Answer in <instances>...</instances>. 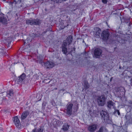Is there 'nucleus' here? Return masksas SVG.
Returning <instances> with one entry per match:
<instances>
[{
    "label": "nucleus",
    "mask_w": 132,
    "mask_h": 132,
    "mask_svg": "<svg viewBox=\"0 0 132 132\" xmlns=\"http://www.w3.org/2000/svg\"><path fill=\"white\" fill-rule=\"evenodd\" d=\"M26 23L31 26L34 25H39L41 24V20L38 19H31L26 20Z\"/></svg>",
    "instance_id": "f257e3e1"
},
{
    "label": "nucleus",
    "mask_w": 132,
    "mask_h": 132,
    "mask_svg": "<svg viewBox=\"0 0 132 132\" xmlns=\"http://www.w3.org/2000/svg\"><path fill=\"white\" fill-rule=\"evenodd\" d=\"M73 104L72 103H68L66 107L65 112L68 116H70L72 113V109Z\"/></svg>",
    "instance_id": "f03ea898"
},
{
    "label": "nucleus",
    "mask_w": 132,
    "mask_h": 132,
    "mask_svg": "<svg viewBox=\"0 0 132 132\" xmlns=\"http://www.w3.org/2000/svg\"><path fill=\"white\" fill-rule=\"evenodd\" d=\"M105 98L104 96H98L97 99V102L99 106H103L105 104Z\"/></svg>",
    "instance_id": "7ed1b4c3"
},
{
    "label": "nucleus",
    "mask_w": 132,
    "mask_h": 132,
    "mask_svg": "<svg viewBox=\"0 0 132 132\" xmlns=\"http://www.w3.org/2000/svg\"><path fill=\"white\" fill-rule=\"evenodd\" d=\"M97 125L96 124H92L89 125L88 127V130L90 132H94L96 129Z\"/></svg>",
    "instance_id": "20e7f679"
},
{
    "label": "nucleus",
    "mask_w": 132,
    "mask_h": 132,
    "mask_svg": "<svg viewBox=\"0 0 132 132\" xmlns=\"http://www.w3.org/2000/svg\"><path fill=\"white\" fill-rule=\"evenodd\" d=\"M101 29L99 28L95 27L94 28V35L95 37L97 38L100 37L101 33Z\"/></svg>",
    "instance_id": "39448f33"
},
{
    "label": "nucleus",
    "mask_w": 132,
    "mask_h": 132,
    "mask_svg": "<svg viewBox=\"0 0 132 132\" xmlns=\"http://www.w3.org/2000/svg\"><path fill=\"white\" fill-rule=\"evenodd\" d=\"M55 64L53 62L47 61L45 62L44 66L47 69L52 68L54 67Z\"/></svg>",
    "instance_id": "423d86ee"
},
{
    "label": "nucleus",
    "mask_w": 132,
    "mask_h": 132,
    "mask_svg": "<svg viewBox=\"0 0 132 132\" xmlns=\"http://www.w3.org/2000/svg\"><path fill=\"white\" fill-rule=\"evenodd\" d=\"M100 115L102 118L105 121L108 120L109 119V115L105 111L102 110L100 112Z\"/></svg>",
    "instance_id": "0eeeda50"
},
{
    "label": "nucleus",
    "mask_w": 132,
    "mask_h": 132,
    "mask_svg": "<svg viewBox=\"0 0 132 132\" xmlns=\"http://www.w3.org/2000/svg\"><path fill=\"white\" fill-rule=\"evenodd\" d=\"M110 33L107 31L104 30L103 31L101 34L102 37L104 40H106L108 38Z\"/></svg>",
    "instance_id": "6e6552de"
},
{
    "label": "nucleus",
    "mask_w": 132,
    "mask_h": 132,
    "mask_svg": "<svg viewBox=\"0 0 132 132\" xmlns=\"http://www.w3.org/2000/svg\"><path fill=\"white\" fill-rule=\"evenodd\" d=\"M102 50L99 48H96L94 51V54L96 58H98L102 53Z\"/></svg>",
    "instance_id": "1a4fd4ad"
},
{
    "label": "nucleus",
    "mask_w": 132,
    "mask_h": 132,
    "mask_svg": "<svg viewBox=\"0 0 132 132\" xmlns=\"http://www.w3.org/2000/svg\"><path fill=\"white\" fill-rule=\"evenodd\" d=\"M26 75L24 73L22 74L19 77H18L17 79V83L19 84H21L26 77Z\"/></svg>",
    "instance_id": "9d476101"
},
{
    "label": "nucleus",
    "mask_w": 132,
    "mask_h": 132,
    "mask_svg": "<svg viewBox=\"0 0 132 132\" xmlns=\"http://www.w3.org/2000/svg\"><path fill=\"white\" fill-rule=\"evenodd\" d=\"M67 43L64 42L63 43L61 46L62 51L63 54H66L67 53Z\"/></svg>",
    "instance_id": "9b49d317"
},
{
    "label": "nucleus",
    "mask_w": 132,
    "mask_h": 132,
    "mask_svg": "<svg viewBox=\"0 0 132 132\" xmlns=\"http://www.w3.org/2000/svg\"><path fill=\"white\" fill-rule=\"evenodd\" d=\"M0 22L4 24H7V18L3 14L0 15Z\"/></svg>",
    "instance_id": "f8f14e48"
},
{
    "label": "nucleus",
    "mask_w": 132,
    "mask_h": 132,
    "mask_svg": "<svg viewBox=\"0 0 132 132\" xmlns=\"http://www.w3.org/2000/svg\"><path fill=\"white\" fill-rule=\"evenodd\" d=\"M14 122L15 125L17 127H19L20 125V120L17 117H15L14 118Z\"/></svg>",
    "instance_id": "ddd939ff"
},
{
    "label": "nucleus",
    "mask_w": 132,
    "mask_h": 132,
    "mask_svg": "<svg viewBox=\"0 0 132 132\" xmlns=\"http://www.w3.org/2000/svg\"><path fill=\"white\" fill-rule=\"evenodd\" d=\"M70 19L69 16H67V18L64 21V22H65L67 23L65 25H64V26L62 28V29H63L65 27L68 26L70 23Z\"/></svg>",
    "instance_id": "4468645a"
},
{
    "label": "nucleus",
    "mask_w": 132,
    "mask_h": 132,
    "mask_svg": "<svg viewBox=\"0 0 132 132\" xmlns=\"http://www.w3.org/2000/svg\"><path fill=\"white\" fill-rule=\"evenodd\" d=\"M29 112L28 111H27L23 112L21 116V119L22 120L25 119L29 114Z\"/></svg>",
    "instance_id": "2eb2a0df"
},
{
    "label": "nucleus",
    "mask_w": 132,
    "mask_h": 132,
    "mask_svg": "<svg viewBox=\"0 0 132 132\" xmlns=\"http://www.w3.org/2000/svg\"><path fill=\"white\" fill-rule=\"evenodd\" d=\"M115 104L112 101H109L107 102V106L109 108H113Z\"/></svg>",
    "instance_id": "dca6fc26"
},
{
    "label": "nucleus",
    "mask_w": 132,
    "mask_h": 132,
    "mask_svg": "<svg viewBox=\"0 0 132 132\" xmlns=\"http://www.w3.org/2000/svg\"><path fill=\"white\" fill-rule=\"evenodd\" d=\"M69 126V125H68L67 123H64V125H63L62 129L64 131H67L68 130Z\"/></svg>",
    "instance_id": "f3484780"
},
{
    "label": "nucleus",
    "mask_w": 132,
    "mask_h": 132,
    "mask_svg": "<svg viewBox=\"0 0 132 132\" xmlns=\"http://www.w3.org/2000/svg\"><path fill=\"white\" fill-rule=\"evenodd\" d=\"M14 95L13 90L12 89H11L8 90L7 92V96L8 97H12Z\"/></svg>",
    "instance_id": "a211bd4d"
},
{
    "label": "nucleus",
    "mask_w": 132,
    "mask_h": 132,
    "mask_svg": "<svg viewBox=\"0 0 132 132\" xmlns=\"http://www.w3.org/2000/svg\"><path fill=\"white\" fill-rule=\"evenodd\" d=\"M73 40L72 37L71 35H69L67 39L66 40L68 43V45H70L72 42Z\"/></svg>",
    "instance_id": "6ab92c4d"
},
{
    "label": "nucleus",
    "mask_w": 132,
    "mask_h": 132,
    "mask_svg": "<svg viewBox=\"0 0 132 132\" xmlns=\"http://www.w3.org/2000/svg\"><path fill=\"white\" fill-rule=\"evenodd\" d=\"M43 128L40 127L38 128H35L32 130V132H43Z\"/></svg>",
    "instance_id": "aec40b11"
},
{
    "label": "nucleus",
    "mask_w": 132,
    "mask_h": 132,
    "mask_svg": "<svg viewBox=\"0 0 132 132\" xmlns=\"http://www.w3.org/2000/svg\"><path fill=\"white\" fill-rule=\"evenodd\" d=\"M36 62L40 64L43 66H44L45 63V62L43 61L42 59L40 58H38Z\"/></svg>",
    "instance_id": "412c9836"
},
{
    "label": "nucleus",
    "mask_w": 132,
    "mask_h": 132,
    "mask_svg": "<svg viewBox=\"0 0 132 132\" xmlns=\"http://www.w3.org/2000/svg\"><path fill=\"white\" fill-rule=\"evenodd\" d=\"M4 48H0V54H2V55H6L7 54L4 52Z\"/></svg>",
    "instance_id": "4be33fe9"
},
{
    "label": "nucleus",
    "mask_w": 132,
    "mask_h": 132,
    "mask_svg": "<svg viewBox=\"0 0 132 132\" xmlns=\"http://www.w3.org/2000/svg\"><path fill=\"white\" fill-rule=\"evenodd\" d=\"M84 87L86 89H88L89 88V85L87 81H85L84 83Z\"/></svg>",
    "instance_id": "5701e85b"
},
{
    "label": "nucleus",
    "mask_w": 132,
    "mask_h": 132,
    "mask_svg": "<svg viewBox=\"0 0 132 132\" xmlns=\"http://www.w3.org/2000/svg\"><path fill=\"white\" fill-rule=\"evenodd\" d=\"M12 40V38L11 37H8L5 40L8 43V44L11 42Z\"/></svg>",
    "instance_id": "b1692460"
},
{
    "label": "nucleus",
    "mask_w": 132,
    "mask_h": 132,
    "mask_svg": "<svg viewBox=\"0 0 132 132\" xmlns=\"http://www.w3.org/2000/svg\"><path fill=\"white\" fill-rule=\"evenodd\" d=\"M118 114L119 116L120 115V113L119 111L118 110H115L114 112V114L115 115H117V114Z\"/></svg>",
    "instance_id": "393cba45"
},
{
    "label": "nucleus",
    "mask_w": 132,
    "mask_h": 132,
    "mask_svg": "<svg viewBox=\"0 0 132 132\" xmlns=\"http://www.w3.org/2000/svg\"><path fill=\"white\" fill-rule=\"evenodd\" d=\"M104 127H101L100 128L99 130L97 131L96 132H103L104 130Z\"/></svg>",
    "instance_id": "a878e982"
},
{
    "label": "nucleus",
    "mask_w": 132,
    "mask_h": 132,
    "mask_svg": "<svg viewBox=\"0 0 132 132\" xmlns=\"http://www.w3.org/2000/svg\"><path fill=\"white\" fill-rule=\"evenodd\" d=\"M120 90L121 92L122 91L123 93H125V89L123 87H120Z\"/></svg>",
    "instance_id": "bb28decb"
},
{
    "label": "nucleus",
    "mask_w": 132,
    "mask_h": 132,
    "mask_svg": "<svg viewBox=\"0 0 132 132\" xmlns=\"http://www.w3.org/2000/svg\"><path fill=\"white\" fill-rule=\"evenodd\" d=\"M102 2L104 4H106L108 2L107 0H102Z\"/></svg>",
    "instance_id": "cd10ccee"
},
{
    "label": "nucleus",
    "mask_w": 132,
    "mask_h": 132,
    "mask_svg": "<svg viewBox=\"0 0 132 132\" xmlns=\"http://www.w3.org/2000/svg\"><path fill=\"white\" fill-rule=\"evenodd\" d=\"M127 22H126V21H125L124 22H126L127 23H129V25L130 26V21L129 20H127Z\"/></svg>",
    "instance_id": "c85d7f7f"
},
{
    "label": "nucleus",
    "mask_w": 132,
    "mask_h": 132,
    "mask_svg": "<svg viewBox=\"0 0 132 132\" xmlns=\"http://www.w3.org/2000/svg\"><path fill=\"white\" fill-rule=\"evenodd\" d=\"M17 3V2H16V1L15 0H14L12 3L13 4H16Z\"/></svg>",
    "instance_id": "c756f323"
},
{
    "label": "nucleus",
    "mask_w": 132,
    "mask_h": 132,
    "mask_svg": "<svg viewBox=\"0 0 132 132\" xmlns=\"http://www.w3.org/2000/svg\"><path fill=\"white\" fill-rule=\"evenodd\" d=\"M42 108L43 109H44L45 108V104H44V103H42Z\"/></svg>",
    "instance_id": "7c9ffc66"
},
{
    "label": "nucleus",
    "mask_w": 132,
    "mask_h": 132,
    "mask_svg": "<svg viewBox=\"0 0 132 132\" xmlns=\"http://www.w3.org/2000/svg\"><path fill=\"white\" fill-rule=\"evenodd\" d=\"M27 41V42L28 41V39H26V40H25V41H24V44H25L26 43V41Z\"/></svg>",
    "instance_id": "2f4dec72"
},
{
    "label": "nucleus",
    "mask_w": 132,
    "mask_h": 132,
    "mask_svg": "<svg viewBox=\"0 0 132 132\" xmlns=\"http://www.w3.org/2000/svg\"><path fill=\"white\" fill-rule=\"evenodd\" d=\"M83 54H86V52H83V53H82Z\"/></svg>",
    "instance_id": "473e14b6"
},
{
    "label": "nucleus",
    "mask_w": 132,
    "mask_h": 132,
    "mask_svg": "<svg viewBox=\"0 0 132 132\" xmlns=\"http://www.w3.org/2000/svg\"><path fill=\"white\" fill-rule=\"evenodd\" d=\"M72 50L75 51V47H73L72 48Z\"/></svg>",
    "instance_id": "72a5a7b5"
},
{
    "label": "nucleus",
    "mask_w": 132,
    "mask_h": 132,
    "mask_svg": "<svg viewBox=\"0 0 132 132\" xmlns=\"http://www.w3.org/2000/svg\"><path fill=\"white\" fill-rule=\"evenodd\" d=\"M78 107L77 106V110H76V111H77V110H78Z\"/></svg>",
    "instance_id": "f704fd0d"
},
{
    "label": "nucleus",
    "mask_w": 132,
    "mask_h": 132,
    "mask_svg": "<svg viewBox=\"0 0 132 132\" xmlns=\"http://www.w3.org/2000/svg\"><path fill=\"white\" fill-rule=\"evenodd\" d=\"M55 89H57V88H55Z\"/></svg>",
    "instance_id": "c9c22d12"
},
{
    "label": "nucleus",
    "mask_w": 132,
    "mask_h": 132,
    "mask_svg": "<svg viewBox=\"0 0 132 132\" xmlns=\"http://www.w3.org/2000/svg\"><path fill=\"white\" fill-rule=\"evenodd\" d=\"M84 42V40H83V42Z\"/></svg>",
    "instance_id": "e433bc0d"
},
{
    "label": "nucleus",
    "mask_w": 132,
    "mask_h": 132,
    "mask_svg": "<svg viewBox=\"0 0 132 132\" xmlns=\"http://www.w3.org/2000/svg\"><path fill=\"white\" fill-rule=\"evenodd\" d=\"M111 79H110V81H111Z\"/></svg>",
    "instance_id": "4c0bfd02"
}]
</instances>
